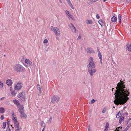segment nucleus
Here are the masks:
<instances>
[{"mask_svg":"<svg viewBox=\"0 0 131 131\" xmlns=\"http://www.w3.org/2000/svg\"><path fill=\"white\" fill-rule=\"evenodd\" d=\"M117 86L116 87L115 100L114 101V103L116 105H124L129 99L128 96L129 95L130 92L127 90L125 89V85L120 82L117 84Z\"/></svg>","mask_w":131,"mask_h":131,"instance_id":"1","label":"nucleus"},{"mask_svg":"<svg viewBox=\"0 0 131 131\" xmlns=\"http://www.w3.org/2000/svg\"><path fill=\"white\" fill-rule=\"evenodd\" d=\"M89 63L88 64L87 67L88 71L91 76H92L93 73H95L96 69H94L95 67V64L93 61L92 57H91L89 59Z\"/></svg>","mask_w":131,"mask_h":131,"instance_id":"2","label":"nucleus"},{"mask_svg":"<svg viewBox=\"0 0 131 131\" xmlns=\"http://www.w3.org/2000/svg\"><path fill=\"white\" fill-rule=\"evenodd\" d=\"M14 69L15 70L18 72H24L25 71V69L21 65L17 64H16L14 67Z\"/></svg>","mask_w":131,"mask_h":131,"instance_id":"3","label":"nucleus"},{"mask_svg":"<svg viewBox=\"0 0 131 131\" xmlns=\"http://www.w3.org/2000/svg\"><path fill=\"white\" fill-rule=\"evenodd\" d=\"M59 98L58 96L54 95L51 97V101L52 103H54L59 101Z\"/></svg>","mask_w":131,"mask_h":131,"instance_id":"4","label":"nucleus"},{"mask_svg":"<svg viewBox=\"0 0 131 131\" xmlns=\"http://www.w3.org/2000/svg\"><path fill=\"white\" fill-rule=\"evenodd\" d=\"M85 50L88 53L91 54L95 53V52L93 49L91 47L87 48Z\"/></svg>","mask_w":131,"mask_h":131,"instance_id":"5","label":"nucleus"},{"mask_svg":"<svg viewBox=\"0 0 131 131\" xmlns=\"http://www.w3.org/2000/svg\"><path fill=\"white\" fill-rule=\"evenodd\" d=\"M69 26L72 30H74V32H76V28L74 27L73 24L72 23H70L69 24Z\"/></svg>","mask_w":131,"mask_h":131,"instance_id":"6","label":"nucleus"},{"mask_svg":"<svg viewBox=\"0 0 131 131\" xmlns=\"http://www.w3.org/2000/svg\"><path fill=\"white\" fill-rule=\"evenodd\" d=\"M18 111L20 113L24 111V108L22 105H19L18 106Z\"/></svg>","mask_w":131,"mask_h":131,"instance_id":"7","label":"nucleus"},{"mask_svg":"<svg viewBox=\"0 0 131 131\" xmlns=\"http://www.w3.org/2000/svg\"><path fill=\"white\" fill-rule=\"evenodd\" d=\"M25 62L29 64L30 66H32V62L28 59H25Z\"/></svg>","mask_w":131,"mask_h":131,"instance_id":"8","label":"nucleus"},{"mask_svg":"<svg viewBox=\"0 0 131 131\" xmlns=\"http://www.w3.org/2000/svg\"><path fill=\"white\" fill-rule=\"evenodd\" d=\"M21 114V117L22 118H26L27 117V115L24 113V111L21 112L20 113Z\"/></svg>","mask_w":131,"mask_h":131,"instance_id":"9","label":"nucleus"},{"mask_svg":"<svg viewBox=\"0 0 131 131\" xmlns=\"http://www.w3.org/2000/svg\"><path fill=\"white\" fill-rule=\"evenodd\" d=\"M6 83L8 85L10 86L12 84L13 82L10 79H8L6 81Z\"/></svg>","mask_w":131,"mask_h":131,"instance_id":"10","label":"nucleus"},{"mask_svg":"<svg viewBox=\"0 0 131 131\" xmlns=\"http://www.w3.org/2000/svg\"><path fill=\"white\" fill-rule=\"evenodd\" d=\"M123 113V111H119L117 114L116 117L117 118H118L119 117H121V116H122V113Z\"/></svg>","mask_w":131,"mask_h":131,"instance_id":"11","label":"nucleus"},{"mask_svg":"<svg viewBox=\"0 0 131 131\" xmlns=\"http://www.w3.org/2000/svg\"><path fill=\"white\" fill-rule=\"evenodd\" d=\"M56 29L54 31L55 34L57 35H60V32L59 29L56 28Z\"/></svg>","mask_w":131,"mask_h":131,"instance_id":"12","label":"nucleus"},{"mask_svg":"<svg viewBox=\"0 0 131 131\" xmlns=\"http://www.w3.org/2000/svg\"><path fill=\"white\" fill-rule=\"evenodd\" d=\"M13 102L17 106H18L20 105V103L19 101L17 100H14L13 101Z\"/></svg>","mask_w":131,"mask_h":131,"instance_id":"13","label":"nucleus"},{"mask_svg":"<svg viewBox=\"0 0 131 131\" xmlns=\"http://www.w3.org/2000/svg\"><path fill=\"white\" fill-rule=\"evenodd\" d=\"M126 47L127 49H128V51L131 52V45H129L128 44L126 45Z\"/></svg>","mask_w":131,"mask_h":131,"instance_id":"14","label":"nucleus"},{"mask_svg":"<svg viewBox=\"0 0 131 131\" xmlns=\"http://www.w3.org/2000/svg\"><path fill=\"white\" fill-rule=\"evenodd\" d=\"M111 20L112 21L115 22L117 20V18L115 16H113L111 18Z\"/></svg>","mask_w":131,"mask_h":131,"instance_id":"15","label":"nucleus"},{"mask_svg":"<svg viewBox=\"0 0 131 131\" xmlns=\"http://www.w3.org/2000/svg\"><path fill=\"white\" fill-rule=\"evenodd\" d=\"M5 110L4 108L3 107H0V113H3L5 112Z\"/></svg>","mask_w":131,"mask_h":131,"instance_id":"16","label":"nucleus"},{"mask_svg":"<svg viewBox=\"0 0 131 131\" xmlns=\"http://www.w3.org/2000/svg\"><path fill=\"white\" fill-rule=\"evenodd\" d=\"M119 22V23H121V19H122V17L120 14H119L118 17Z\"/></svg>","mask_w":131,"mask_h":131,"instance_id":"17","label":"nucleus"},{"mask_svg":"<svg viewBox=\"0 0 131 131\" xmlns=\"http://www.w3.org/2000/svg\"><path fill=\"white\" fill-rule=\"evenodd\" d=\"M99 23L101 26H102L103 25L104 23L102 20L100 19L99 21Z\"/></svg>","mask_w":131,"mask_h":131,"instance_id":"18","label":"nucleus"},{"mask_svg":"<svg viewBox=\"0 0 131 131\" xmlns=\"http://www.w3.org/2000/svg\"><path fill=\"white\" fill-rule=\"evenodd\" d=\"M41 126L43 127V128H45L46 126V125L43 121H42L41 122Z\"/></svg>","mask_w":131,"mask_h":131,"instance_id":"19","label":"nucleus"},{"mask_svg":"<svg viewBox=\"0 0 131 131\" xmlns=\"http://www.w3.org/2000/svg\"><path fill=\"white\" fill-rule=\"evenodd\" d=\"M14 126L15 128L18 127H19V124L18 122H17L14 123Z\"/></svg>","mask_w":131,"mask_h":131,"instance_id":"20","label":"nucleus"},{"mask_svg":"<svg viewBox=\"0 0 131 131\" xmlns=\"http://www.w3.org/2000/svg\"><path fill=\"white\" fill-rule=\"evenodd\" d=\"M87 21L86 23L88 24H92L93 23V22L92 20H87Z\"/></svg>","mask_w":131,"mask_h":131,"instance_id":"21","label":"nucleus"},{"mask_svg":"<svg viewBox=\"0 0 131 131\" xmlns=\"http://www.w3.org/2000/svg\"><path fill=\"white\" fill-rule=\"evenodd\" d=\"M21 88V87H18L17 86V85L16 86H15V89L16 90H18L20 89Z\"/></svg>","mask_w":131,"mask_h":131,"instance_id":"22","label":"nucleus"},{"mask_svg":"<svg viewBox=\"0 0 131 131\" xmlns=\"http://www.w3.org/2000/svg\"><path fill=\"white\" fill-rule=\"evenodd\" d=\"M13 120L14 122V123H15L18 122L17 121V120L16 118H15L14 116H13Z\"/></svg>","mask_w":131,"mask_h":131,"instance_id":"23","label":"nucleus"},{"mask_svg":"<svg viewBox=\"0 0 131 131\" xmlns=\"http://www.w3.org/2000/svg\"><path fill=\"white\" fill-rule=\"evenodd\" d=\"M19 96L20 99L22 100L23 101L25 100V97L24 96H22L21 95L20 96Z\"/></svg>","mask_w":131,"mask_h":131,"instance_id":"24","label":"nucleus"},{"mask_svg":"<svg viewBox=\"0 0 131 131\" xmlns=\"http://www.w3.org/2000/svg\"><path fill=\"white\" fill-rule=\"evenodd\" d=\"M68 16H69L73 20H74V18L72 15H68Z\"/></svg>","mask_w":131,"mask_h":131,"instance_id":"25","label":"nucleus"},{"mask_svg":"<svg viewBox=\"0 0 131 131\" xmlns=\"http://www.w3.org/2000/svg\"><path fill=\"white\" fill-rule=\"evenodd\" d=\"M3 129H5L6 127V122H4L3 123Z\"/></svg>","mask_w":131,"mask_h":131,"instance_id":"26","label":"nucleus"},{"mask_svg":"<svg viewBox=\"0 0 131 131\" xmlns=\"http://www.w3.org/2000/svg\"><path fill=\"white\" fill-rule=\"evenodd\" d=\"M109 123L108 122H106V125L105 126V127L106 128V127L107 128H108L109 127Z\"/></svg>","mask_w":131,"mask_h":131,"instance_id":"27","label":"nucleus"},{"mask_svg":"<svg viewBox=\"0 0 131 131\" xmlns=\"http://www.w3.org/2000/svg\"><path fill=\"white\" fill-rule=\"evenodd\" d=\"M56 28H55L54 27H53V26H51V29L52 30L54 31H56Z\"/></svg>","mask_w":131,"mask_h":131,"instance_id":"28","label":"nucleus"},{"mask_svg":"<svg viewBox=\"0 0 131 131\" xmlns=\"http://www.w3.org/2000/svg\"><path fill=\"white\" fill-rule=\"evenodd\" d=\"M37 89L38 90H39V91H41V88L40 87V86L38 84L37 85Z\"/></svg>","mask_w":131,"mask_h":131,"instance_id":"29","label":"nucleus"},{"mask_svg":"<svg viewBox=\"0 0 131 131\" xmlns=\"http://www.w3.org/2000/svg\"><path fill=\"white\" fill-rule=\"evenodd\" d=\"M98 56H99V57L100 59H101L102 58V55L101 53H99V54H98Z\"/></svg>","mask_w":131,"mask_h":131,"instance_id":"30","label":"nucleus"},{"mask_svg":"<svg viewBox=\"0 0 131 131\" xmlns=\"http://www.w3.org/2000/svg\"><path fill=\"white\" fill-rule=\"evenodd\" d=\"M65 13L66 14L68 15H68H70V14H69V12L67 10H66L65 11Z\"/></svg>","mask_w":131,"mask_h":131,"instance_id":"31","label":"nucleus"},{"mask_svg":"<svg viewBox=\"0 0 131 131\" xmlns=\"http://www.w3.org/2000/svg\"><path fill=\"white\" fill-rule=\"evenodd\" d=\"M131 119V118H130L127 121H126V124L127 125V124L128 123H129V122L130 121V120Z\"/></svg>","mask_w":131,"mask_h":131,"instance_id":"32","label":"nucleus"},{"mask_svg":"<svg viewBox=\"0 0 131 131\" xmlns=\"http://www.w3.org/2000/svg\"><path fill=\"white\" fill-rule=\"evenodd\" d=\"M0 85H1V86H0L1 88H2V87H3V83L1 81H0Z\"/></svg>","mask_w":131,"mask_h":131,"instance_id":"33","label":"nucleus"},{"mask_svg":"<svg viewBox=\"0 0 131 131\" xmlns=\"http://www.w3.org/2000/svg\"><path fill=\"white\" fill-rule=\"evenodd\" d=\"M120 127H118L116 128V129L115 130V131H119V129Z\"/></svg>","mask_w":131,"mask_h":131,"instance_id":"34","label":"nucleus"},{"mask_svg":"<svg viewBox=\"0 0 131 131\" xmlns=\"http://www.w3.org/2000/svg\"><path fill=\"white\" fill-rule=\"evenodd\" d=\"M4 117L3 115H2L1 117V120H2L4 119Z\"/></svg>","mask_w":131,"mask_h":131,"instance_id":"35","label":"nucleus"},{"mask_svg":"<svg viewBox=\"0 0 131 131\" xmlns=\"http://www.w3.org/2000/svg\"><path fill=\"white\" fill-rule=\"evenodd\" d=\"M99 0H90L91 2H92V3H95L98 1Z\"/></svg>","mask_w":131,"mask_h":131,"instance_id":"36","label":"nucleus"},{"mask_svg":"<svg viewBox=\"0 0 131 131\" xmlns=\"http://www.w3.org/2000/svg\"><path fill=\"white\" fill-rule=\"evenodd\" d=\"M48 40L46 39H45L44 41H43V42L44 43H47L48 42Z\"/></svg>","mask_w":131,"mask_h":131,"instance_id":"37","label":"nucleus"},{"mask_svg":"<svg viewBox=\"0 0 131 131\" xmlns=\"http://www.w3.org/2000/svg\"><path fill=\"white\" fill-rule=\"evenodd\" d=\"M95 101V100H94V99H92L91 100V102H90V103L91 104H93V103H94V102Z\"/></svg>","mask_w":131,"mask_h":131,"instance_id":"38","label":"nucleus"},{"mask_svg":"<svg viewBox=\"0 0 131 131\" xmlns=\"http://www.w3.org/2000/svg\"><path fill=\"white\" fill-rule=\"evenodd\" d=\"M11 93L12 95H13L14 96H15L16 94V93H15V92L14 91L13 92L11 91Z\"/></svg>","mask_w":131,"mask_h":131,"instance_id":"39","label":"nucleus"},{"mask_svg":"<svg viewBox=\"0 0 131 131\" xmlns=\"http://www.w3.org/2000/svg\"><path fill=\"white\" fill-rule=\"evenodd\" d=\"M17 85L18 87H21V88L22 86H21V85L20 83H18L17 84Z\"/></svg>","mask_w":131,"mask_h":131,"instance_id":"40","label":"nucleus"},{"mask_svg":"<svg viewBox=\"0 0 131 131\" xmlns=\"http://www.w3.org/2000/svg\"><path fill=\"white\" fill-rule=\"evenodd\" d=\"M96 17L97 19H99L100 18V16L98 14H97L96 15Z\"/></svg>","mask_w":131,"mask_h":131,"instance_id":"41","label":"nucleus"},{"mask_svg":"<svg viewBox=\"0 0 131 131\" xmlns=\"http://www.w3.org/2000/svg\"><path fill=\"white\" fill-rule=\"evenodd\" d=\"M97 52L98 53V54H99V53H101V52L100 51H99V49L98 47H97Z\"/></svg>","mask_w":131,"mask_h":131,"instance_id":"42","label":"nucleus"},{"mask_svg":"<svg viewBox=\"0 0 131 131\" xmlns=\"http://www.w3.org/2000/svg\"><path fill=\"white\" fill-rule=\"evenodd\" d=\"M16 128H17V130L18 131H19L21 129V128H19V127H16Z\"/></svg>","mask_w":131,"mask_h":131,"instance_id":"43","label":"nucleus"},{"mask_svg":"<svg viewBox=\"0 0 131 131\" xmlns=\"http://www.w3.org/2000/svg\"><path fill=\"white\" fill-rule=\"evenodd\" d=\"M130 1V0H126V2L127 4H128L129 2Z\"/></svg>","mask_w":131,"mask_h":131,"instance_id":"44","label":"nucleus"},{"mask_svg":"<svg viewBox=\"0 0 131 131\" xmlns=\"http://www.w3.org/2000/svg\"><path fill=\"white\" fill-rule=\"evenodd\" d=\"M73 9H74V7L73 6L72 4H70V5H69Z\"/></svg>","mask_w":131,"mask_h":131,"instance_id":"45","label":"nucleus"},{"mask_svg":"<svg viewBox=\"0 0 131 131\" xmlns=\"http://www.w3.org/2000/svg\"><path fill=\"white\" fill-rule=\"evenodd\" d=\"M104 109H105V108H104L103 109V110L102 111V113H105L106 112V110H104Z\"/></svg>","mask_w":131,"mask_h":131,"instance_id":"46","label":"nucleus"},{"mask_svg":"<svg viewBox=\"0 0 131 131\" xmlns=\"http://www.w3.org/2000/svg\"><path fill=\"white\" fill-rule=\"evenodd\" d=\"M52 117H51L50 118L49 120V121L51 122L52 121Z\"/></svg>","mask_w":131,"mask_h":131,"instance_id":"47","label":"nucleus"},{"mask_svg":"<svg viewBox=\"0 0 131 131\" xmlns=\"http://www.w3.org/2000/svg\"><path fill=\"white\" fill-rule=\"evenodd\" d=\"M126 115L127 116L128 115V113L127 112H126L124 114V115Z\"/></svg>","mask_w":131,"mask_h":131,"instance_id":"48","label":"nucleus"},{"mask_svg":"<svg viewBox=\"0 0 131 131\" xmlns=\"http://www.w3.org/2000/svg\"><path fill=\"white\" fill-rule=\"evenodd\" d=\"M81 38V37L80 35H79L78 38H77V40H79Z\"/></svg>","mask_w":131,"mask_h":131,"instance_id":"49","label":"nucleus"},{"mask_svg":"<svg viewBox=\"0 0 131 131\" xmlns=\"http://www.w3.org/2000/svg\"><path fill=\"white\" fill-rule=\"evenodd\" d=\"M124 117L123 116H122L121 117V118H120L122 120V121H123V120L124 119Z\"/></svg>","mask_w":131,"mask_h":131,"instance_id":"50","label":"nucleus"},{"mask_svg":"<svg viewBox=\"0 0 131 131\" xmlns=\"http://www.w3.org/2000/svg\"><path fill=\"white\" fill-rule=\"evenodd\" d=\"M108 129V128H107L106 127H105L104 129V131H107Z\"/></svg>","mask_w":131,"mask_h":131,"instance_id":"51","label":"nucleus"},{"mask_svg":"<svg viewBox=\"0 0 131 131\" xmlns=\"http://www.w3.org/2000/svg\"><path fill=\"white\" fill-rule=\"evenodd\" d=\"M19 96H20L21 95L22 96H24V95H23L22 93H19Z\"/></svg>","mask_w":131,"mask_h":131,"instance_id":"52","label":"nucleus"},{"mask_svg":"<svg viewBox=\"0 0 131 131\" xmlns=\"http://www.w3.org/2000/svg\"><path fill=\"white\" fill-rule=\"evenodd\" d=\"M122 121L121 119L120 118L119 119V123H120V124H121V123L122 122Z\"/></svg>","mask_w":131,"mask_h":131,"instance_id":"53","label":"nucleus"},{"mask_svg":"<svg viewBox=\"0 0 131 131\" xmlns=\"http://www.w3.org/2000/svg\"><path fill=\"white\" fill-rule=\"evenodd\" d=\"M9 121H8L7 122V125H8V127H9Z\"/></svg>","mask_w":131,"mask_h":131,"instance_id":"54","label":"nucleus"},{"mask_svg":"<svg viewBox=\"0 0 131 131\" xmlns=\"http://www.w3.org/2000/svg\"><path fill=\"white\" fill-rule=\"evenodd\" d=\"M130 127L128 126V125H127V127L126 128V129L127 130Z\"/></svg>","mask_w":131,"mask_h":131,"instance_id":"55","label":"nucleus"},{"mask_svg":"<svg viewBox=\"0 0 131 131\" xmlns=\"http://www.w3.org/2000/svg\"><path fill=\"white\" fill-rule=\"evenodd\" d=\"M130 127L128 126V125H127V127L126 128V129L127 130Z\"/></svg>","mask_w":131,"mask_h":131,"instance_id":"56","label":"nucleus"},{"mask_svg":"<svg viewBox=\"0 0 131 131\" xmlns=\"http://www.w3.org/2000/svg\"><path fill=\"white\" fill-rule=\"evenodd\" d=\"M130 127L128 126V125H127V127L126 128V129L127 130Z\"/></svg>","mask_w":131,"mask_h":131,"instance_id":"57","label":"nucleus"},{"mask_svg":"<svg viewBox=\"0 0 131 131\" xmlns=\"http://www.w3.org/2000/svg\"><path fill=\"white\" fill-rule=\"evenodd\" d=\"M88 131H91L90 129V126H89L88 128Z\"/></svg>","mask_w":131,"mask_h":131,"instance_id":"58","label":"nucleus"},{"mask_svg":"<svg viewBox=\"0 0 131 131\" xmlns=\"http://www.w3.org/2000/svg\"><path fill=\"white\" fill-rule=\"evenodd\" d=\"M100 63L101 64H102V58L101 59H100Z\"/></svg>","mask_w":131,"mask_h":131,"instance_id":"59","label":"nucleus"},{"mask_svg":"<svg viewBox=\"0 0 131 131\" xmlns=\"http://www.w3.org/2000/svg\"><path fill=\"white\" fill-rule=\"evenodd\" d=\"M128 126H129V127H130L131 126V123H129L128 125Z\"/></svg>","mask_w":131,"mask_h":131,"instance_id":"60","label":"nucleus"},{"mask_svg":"<svg viewBox=\"0 0 131 131\" xmlns=\"http://www.w3.org/2000/svg\"><path fill=\"white\" fill-rule=\"evenodd\" d=\"M4 98V97H3L2 98H1L0 99V100H3V99Z\"/></svg>","mask_w":131,"mask_h":131,"instance_id":"61","label":"nucleus"},{"mask_svg":"<svg viewBox=\"0 0 131 131\" xmlns=\"http://www.w3.org/2000/svg\"><path fill=\"white\" fill-rule=\"evenodd\" d=\"M56 39H57L59 40V37H57L56 38Z\"/></svg>","mask_w":131,"mask_h":131,"instance_id":"62","label":"nucleus"},{"mask_svg":"<svg viewBox=\"0 0 131 131\" xmlns=\"http://www.w3.org/2000/svg\"><path fill=\"white\" fill-rule=\"evenodd\" d=\"M69 4V5H70V4H71V2L70 1V2H69V3H68Z\"/></svg>","mask_w":131,"mask_h":131,"instance_id":"63","label":"nucleus"},{"mask_svg":"<svg viewBox=\"0 0 131 131\" xmlns=\"http://www.w3.org/2000/svg\"><path fill=\"white\" fill-rule=\"evenodd\" d=\"M127 130L125 128L123 131H127Z\"/></svg>","mask_w":131,"mask_h":131,"instance_id":"64","label":"nucleus"}]
</instances>
